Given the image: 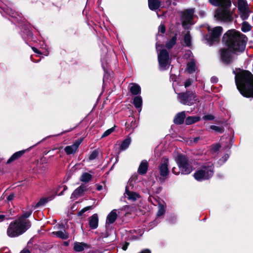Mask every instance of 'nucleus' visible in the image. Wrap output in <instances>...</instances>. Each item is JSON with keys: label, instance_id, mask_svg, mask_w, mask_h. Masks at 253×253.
<instances>
[{"label": "nucleus", "instance_id": "f257e3e1", "mask_svg": "<svg viewBox=\"0 0 253 253\" xmlns=\"http://www.w3.org/2000/svg\"><path fill=\"white\" fill-rule=\"evenodd\" d=\"M223 42L228 46V49H221V59L224 63L228 64L233 62L234 59L231 53L238 54L244 51L247 38L239 32L232 30H229L224 35Z\"/></svg>", "mask_w": 253, "mask_h": 253}, {"label": "nucleus", "instance_id": "f03ea898", "mask_svg": "<svg viewBox=\"0 0 253 253\" xmlns=\"http://www.w3.org/2000/svg\"><path fill=\"white\" fill-rule=\"evenodd\" d=\"M234 73L237 87L241 94L246 97H253V76L247 71Z\"/></svg>", "mask_w": 253, "mask_h": 253}, {"label": "nucleus", "instance_id": "7ed1b4c3", "mask_svg": "<svg viewBox=\"0 0 253 253\" xmlns=\"http://www.w3.org/2000/svg\"><path fill=\"white\" fill-rule=\"evenodd\" d=\"M211 4L214 6H219L216 10L214 17L218 20L229 21L232 20L229 7L231 5L230 0H209Z\"/></svg>", "mask_w": 253, "mask_h": 253}, {"label": "nucleus", "instance_id": "20e7f679", "mask_svg": "<svg viewBox=\"0 0 253 253\" xmlns=\"http://www.w3.org/2000/svg\"><path fill=\"white\" fill-rule=\"evenodd\" d=\"M30 227L31 223L29 220L17 218L9 225L7 234L11 238L18 237L25 232Z\"/></svg>", "mask_w": 253, "mask_h": 253}, {"label": "nucleus", "instance_id": "39448f33", "mask_svg": "<svg viewBox=\"0 0 253 253\" xmlns=\"http://www.w3.org/2000/svg\"><path fill=\"white\" fill-rule=\"evenodd\" d=\"M176 163L179 170H177L176 168H173L172 171L175 174H178L180 172L183 174H188L192 171V167L188 159L182 155H179L177 157Z\"/></svg>", "mask_w": 253, "mask_h": 253}, {"label": "nucleus", "instance_id": "423d86ee", "mask_svg": "<svg viewBox=\"0 0 253 253\" xmlns=\"http://www.w3.org/2000/svg\"><path fill=\"white\" fill-rule=\"evenodd\" d=\"M213 174V164L210 163L205 164L194 174V178L198 181H202L211 177Z\"/></svg>", "mask_w": 253, "mask_h": 253}, {"label": "nucleus", "instance_id": "0eeeda50", "mask_svg": "<svg viewBox=\"0 0 253 253\" xmlns=\"http://www.w3.org/2000/svg\"><path fill=\"white\" fill-rule=\"evenodd\" d=\"M178 97L181 103L189 106L194 104L196 102H198L200 101L199 99L197 96L191 92H187L185 93H179Z\"/></svg>", "mask_w": 253, "mask_h": 253}, {"label": "nucleus", "instance_id": "6e6552de", "mask_svg": "<svg viewBox=\"0 0 253 253\" xmlns=\"http://www.w3.org/2000/svg\"><path fill=\"white\" fill-rule=\"evenodd\" d=\"M158 61L161 70H164L169 68L170 61L169 54L166 50L163 49L158 54Z\"/></svg>", "mask_w": 253, "mask_h": 253}, {"label": "nucleus", "instance_id": "1a4fd4ad", "mask_svg": "<svg viewBox=\"0 0 253 253\" xmlns=\"http://www.w3.org/2000/svg\"><path fill=\"white\" fill-rule=\"evenodd\" d=\"M169 159L167 158H163L162 163L159 167V172L161 175L160 179L164 180L168 175L169 171L168 169Z\"/></svg>", "mask_w": 253, "mask_h": 253}, {"label": "nucleus", "instance_id": "9d476101", "mask_svg": "<svg viewBox=\"0 0 253 253\" xmlns=\"http://www.w3.org/2000/svg\"><path fill=\"white\" fill-rule=\"evenodd\" d=\"M194 10L193 9H187L183 12L182 21V24L185 27L188 25L193 24L192 19L194 16Z\"/></svg>", "mask_w": 253, "mask_h": 253}, {"label": "nucleus", "instance_id": "9b49d317", "mask_svg": "<svg viewBox=\"0 0 253 253\" xmlns=\"http://www.w3.org/2000/svg\"><path fill=\"white\" fill-rule=\"evenodd\" d=\"M124 196L127 198L128 200L132 202L137 200L140 197L138 193L130 191L128 186H126V187Z\"/></svg>", "mask_w": 253, "mask_h": 253}, {"label": "nucleus", "instance_id": "f8f14e48", "mask_svg": "<svg viewBox=\"0 0 253 253\" xmlns=\"http://www.w3.org/2000/svg\"><path fill=\"white\" fill-rule=\"evenodd\" d=\"M222 32V28L221 27L218 26L213 28L211 30L210 39L212 42L216 41L218 38L221 35Z\"/></svg>", "mask_w": 253, "mask_h": 253}, {"label": "nucleus", "instance_id": "ddd939ff", "mask_svg": "<svg viewBox=\"0 0 253 253\" xmlns=\"http://www.w3.org/2000/svg\"><path fill=\"white\" fill-rule=\"evenodd\" d=\"M86 189V186L85 185H81L73 192L71 195V198L73 200L76 199L78 197L81 196Z\"/></svg>", "mask_w": 253, "mask_h": 253}, {"label": "nucleus", "instance_id": "4468645a", "mask_svg": "<svg viewBox=\"0 0 253 253\" xmlns=\"http://www.w3.org/2000/svg\"><path fill=\"white\" fill-rule=\"evenodd\" d=\"M89 225L91 229H96L98 225V218L96 213L93 214L89 218Z\"/></svg>", "mask_w": 253, "mask_h": 253}, {"label": "nucleus", "instance_id": "2eb2a0df", "mask_svg": "<svg viewBox=\"0 0 253 253\" xmlns=\"http://www.w3.org/2000/svg\"><path fill=\"white\" fill-rule=\"evenodd\" d=\"M80 143L76 142L73 145L66 146L64 150L67 155L75 154L79 147Z\"/></svg>", "mask_w": 253, "mask_h": 253}, {"label": "nucleus", "instance_id": "dca6fc26", "mask_svg": "<svg viewBox=\"0 0 253 253\" xmlns=\"http://www.w3.org/2000/svg\"><path fill=\"white\" fill-rule=\"evenodd\" d=\"M117 216L118 214L117 213V211L116 210L112 211L107 217L106 224H110L114 223L115 221Z\"/></svg>", "mask_w": 253, "mask_h": 253}, {"label": "nucleus", "instance_id": "f3484780", "mask_svg": "<svg viewBox=\"0 0 253 253\" xmlns=\"http://www.w3.org/2000/svg\"><path fill=\"white\" fill-rule=\"evenodd\" d=\"M148 163L146 160H143L138 168V172L140 174H145L148 170Z\"/></svg>", "mask_w": 253, "mask_h": 253}, {"label": "nucleus", "instance_id": "a211bd4d", "mask_svg": "<svg viewBox=\"0 0 253 253\" xmlns=\"http://www.w3.org/2000/svg\"><path fill=\"white\" fill-rule=\"evenodd\" d=\"M148 6L151 10H157L161 6V1L159 0H148Z\"/></svg>", "mask_w": 253, "mask_h": 253}, {"label": "nucleus", "instance_id": "6ab92c4d", "mask_svg": "<svg viewBox=\"0 0 253 253\" xmlns=\"http://www.w3.org/2000/svg\"><path fill=\"white\" fill-rule=\"evenodd\" d=\"M25 152V150H22L20 151H18L14 153L10 158L7 160V164H9L19 158H20Z\"/></svg>", "mask_w": 253, "mask_h": 253}, {"label": "nucleus", "instance_id": "aec40b11", "mask_svg": "<svg viewBox=\"0 0 253 253\" xmlns=\"http://www.w3.org/2000/svg\"><path fill=\"white\" fill-rule=\"evenodd\" d=\"M185 118V112L183 111L180 113H178L174 119V122L175 124H181L183 123L184 120Z\"/></svg>", "mask_w": 253, "mask_h": 253}, {"label": "nucleus", "instance_id": "412c9836", "mask_svg": "<svg viewBox=\"0 0 253 253\" xmlns=\"http://www.w3.org/2000/svg\"><path fill=\"white\" fill-rule=\"evenodd\" d=\"M129 89L131 93L134 95L138 94L141 91L140 86L136 84L131 83L129 85Z\"/></svg>", "mask_w": 253, "mask_h": 253}, {"label": "nucleus", "instance_id": "4be33fe9", "mask_svg": "<svg viewBox=\"0 0 253 253\" xmlns=\"http://www.w3.org/2000/svg\"><path fill=\"white\" fill-rule=\"evenodd\" d=\"M87 248L88 245L84 243L76 242L74 244V249L75 251L78 252H82L84 249Z\"/></svg>", "mask_w": 253, "mask_h": 253}, {"label": "nucleus", "instance_id": "5701e85b", "mask_svg": "<svg viewBox=\"0 0 253 253\" xmlns=\"http://www.w3.org/2000/svg\"><path fill=\"white\" fill-rule=\"evenodd\" d=\"M51 234L53 236H55L56 237L61 238L63 240L67 239L69 237L68 234L65 231H58L56 232H52Z\"/></svg>", "mask_w": 253, "mask_h": 253}, {"label": "nucleus", "instance_id": "b1692460", "mask_svg": "<svg viewBox=\"0 0 253 253\" xmlns=\"http://www.w3.org/2000/svg\"><path fill=\"white\" fill-rule=\"evenodd\" d=\"M200 120V117L198 116H190L186 119L185 123L187 125H191L193 123L198 122Z\"/></svg>", "mask_w": 253, "mask_h": 253}, {"label": "nucleus", "instance_id": "393cba45", "mask_svg": "<svg viewBox=\"0 0 253 253\" xmlns=\"http://www.w3.org/2000/svg\"><path fill=\"white\" fill-rule=\"evenodd\" d=\"M142 98L140 96H136L133 99V104L135 107L141 110V107L142 105Z\"/></svg>", "mask_w": 253, "mask_h": 253}, {"label": "nucleus", "instance_id": "a878e982", "mask_svg": "<svg viewBox=\"0 0 253 253\" xmlns=\"http://www.w3.org/2000/svg\"><path fill=\"white\" fill-rule=\"evenodd\" d=\"M130 142L131 139L130 138H127L125 139L120 145L121 150L123 151L127 149L130 144Z\"/></svg>", "mask_w": 253, "mask_h": 253}, {"label": "nucleus", "instance_id": "bb28decb", "mask_svg": "<svg viewBox=\"0 0 253 253\" xmlns=\"http://www.w3.org/2000/svg\"><path fill=\"white\" fill-rule=\"evenodd\" d=\"M52 199V198L51 197L47 198H42L37 203L35 207L37 208L39 207L42 206L44 205H45L46 203H47L48 201H51Z\"/></svg>", "mask_w": 253, "mask_h": 253}, {"label": "nucleus", "instance_id": "cd10ccee", "mask_svg": "<svg viewBox=\"0 0 253 253\" xmlns=\"http://www.w3.org/2000/svg\"><path fill=\"white\" fill-rule=\"evenodd\" d=\"M250 13V10L249 8L241 10L239 11V14L243 20L248 18Z\"/></svg>", "mask_w": 253, "mask_h": 253}, {"label": "nucleus", "instance_id": "c85d7f7f", "mask_svg": "<svg viewBox=\"0 0 253 253\" xmlns=\"http://www.w3.org/2000/svg\"><path fill=\"white\" fill-rule=\"evenodd\" d=\"M196 69L195 63L194 60H191L187 64V71L189 73H192L195 71Z\"/></svg>", "mask_w": 253, "mask_h": 253}, {"label": "nucleus", "instance_id": "c756f323", "mask_svg": "<svg viewBox=\"0 0 253 253\" xmlns=\"http://www.w3.org/2000/svg\"><path fill=\"white\" fill-rule=\"evenodd\" d=\"M249 8L247 2L244 0H239L238 9L239 11Z\"/></svg>", "mask_w": 253, "mask_h": 253}, {"label": "nucleus", "instance_id": "7c9ffc66", "mask_svg": "<svg viewBox=\"0 0 253 253\" xmlns=\"http://www.w3.org/2000/svg\"><path fill=\"white\" fill-rule=\"evenodd\" d=\"M91 178V175L88 173L84 172L81 176L80 180L83 182H88Z\"/></svg>", "mask_w": 253, "mask_h": 253}, {"label": "nucleus", "instance_id": "2f4dec72", "mask_svg": "<svg viewBox=\"0 0 253 253\" xmlns=\"http://www.w3.org/2000/svg\"><path fill=\"white\" fill-rule=\"evenodd\" d=\"M176 41V37L175 36L173 37L171 40L169 41L166 44V47L168 48H171L175 43Z\"/></svg>", "mask_w": 253, "mask_h": 253}, {"label": "nucleus", "instance_id": "473e14b6", "mask_svg": "<svg viewBox=\"0 0 253 253\" xmlns=\"http://www.w3.org/2000/svg\"><path fill=\"white\" fill-rule=\"evenodd\" d=\"M251 29V26L247 22H244L242 23V31L244 32H247L249 31Z\"/></svg>", "mask_w": 253, "mask_h": 253}, {"label": "nucleus", "instance_id": "72a5a7b5", "mask_svg": "<svg viewBox=\"0 0 253 253\" xmlns=\"http://www.w3.org/2000/svg\"><path fill=\"white\" fill-rule=\"evenodd\" d=\"M184 42L187 46H189L191 44V38L189 33H187L184 36Z\"/></svg>", "mask_w": 253, "mask_h": 253}, {"label": "nucleus", "instance_id": "f704fd0d", "mask_svg": "<svg viewBox=\"0 0 253 253\" xmlns=\"http://www.w3.org/2000/svg\"><path fill=\"white\" fill-rule=\"evenodd\" d=\"M159 210L157 212V216H160L162 215L165 212V207L164 205L162 204H159Z\"/></svg>", "mask_w": 253, "mask_h": 253}, {"label": "nucleus", "instance_id": "c9c22d12", "mask_svg": "<svg viewBox=\"0 0 253 253\" xmlns=\"http://www.w3.org/2000/svg\"><path fill=\"white\" fill-rule=\"evenodd\" d=\"M210 127L211 129L217 132L221 133L223 131V128L222 127L216 126L212 125Z\"/></svg>", "mask_w": 253, "mask_h": 253}, {"label": "nucleus", "instance_id": "e433bc0d", "mask_svg": "<svg viewBox=\"0 0 253 253\" xmlns=\"http://www.w3.org/2000/svg\"><path fill=\"white\" fill-rule=\"evenodd\" d=\"M98 151L96 150H94L93 151H92V152L91 153L89 157V160H92L95 159L98 156Z\"/></svg>", "mask_w": 253, "mask_h": 253}, {"label": "nucleus", "instance_id": "4c0bfd02", "mask_svg": "<svg viewBox=\"0 0 253 253\" xmlns=\"http://www.w3.org/2000/svg\"><path fill=\"white\" fill-rule=\"evenodd\" d=\"M31 213V211H27L24 213L23 214H22L18 218H22V219H25V220H29L28 219H27V218L30 216Z\"/></svg>", "mask_w": 253, "mask_h": 253}, {"label": "nucleus", "instance_id": "58836bf2", "mask_svg": "<svg viewBox=\"0 0 253 253\" xmlns=\"http://www.w3.org/2000/svg\"><path fill=\"white\" fill-rule=\"evenodd\" d=\"M114 131V127H112V128L107 130L106 131H105L104 132V133L103 134L102 137H106V136L109 135V134H110Z\"/></svg>", "mask_w": 253, "mask_h": 253}, {"label": "nucleus", "instance_id": "ea45409f", "mask_svg": "<svg viewBox=\"0 0 253 253\" xmlns=\"http://www.w3.org/2000/svg\"><path fill=\"white\" fill-rule=\"evenodd\" d=\"M92 209V207L91 206H87V207H86L85 208H84V209H83L79 213V214L80 215H81L83 213H84V212H85L86 211H88V210H91Z\"/></svg>", "mask_w": 253, "mask_h": 253}, {"label": "nucleus", "instance_id": "a19ab883", "mask_svg": "<svg viewBox=\"0 0 253 253\" xmlns=\"http://www.w3.org/2000/svg\"><path fill=\"white\" fill-rule=\"evenodd\" d=\"M219 148H220V146L219 144H214V145H212V146L211 147V151L213 152H216V151H217L219 150Z\"/></svg>", "mask_w": 253, "mask_h": 253}, {"label": "nucleus", "instance_id": "79ce46f5", "mask_svg": "<svg viewBox=\"0 0 253 253\" xmlns=\"http://www.w3.org/2000/svg\"><path fill=\"white\" fill-rule=\"evenodd\" d=\"M203 119L205 120H212L214 119V117L212 115H208L205 116Z\"/></svg>", "mask_w": 253, "mask_h": 253}, {"label": "nucleus", "instance_id": "37998d69", "mask_svg": "<svg viewBox=\"0 0 253 253\" xmlns=\"http://www.w3.org/2000/svg\"><path fill=\"white\" fill-rule=\"evenodd\" d=\"M165 27L164 25H161L159 27V31L162 33H164L165 32Z\"/></svg>", "mask_w": 253, "mask_h": 253}, {"label": "nucleus", "instance_id": "c03bdc74", "mask_svg": "<svg viewBox=\"0 0 253 253\" xmlns=\"http://www.w3.org/2000/svg\"><path fill=\"white\" fill-rule=\"evenodd\" d=\"M192 81L191 80H188L186 81V82L185 83L184 85L185 87H187L189 86H190L192 84Z\"/></svg>", "mask_w": 253, "mask_h": 253}, {"label": "nucleus", "instance_id": "a18cd8bd", "mask_svg": "<svg viewBox=\"0 0 253 253\" xmlns=\"http://www.w3.org/2000/svg\"><path fill=\"white\" fill-rule=\"evenodd\" d=\"M228 158H229L228 155L226 154L224 156V157L222 158V159L221 160H220V161H221V162L222 163H224L228 159Z\"/></svg>", "mask_w": 253, "mask_h": 253}, {"label": "nucleus", "instance_id": "49530a36", "mask_svg": "<svg viewBox=\"0 0 253 253\" xmlns=\"http://www.w3.org/2000/svg\"><path fill=\"white\" fill-rule=\"evenodd\" d=\"M14 195L13 194H11L7 197V199L8 201H11L14 199Z\"/></svg>", "mask_w": 253, "mask_h": 253}, {"label": "nucleus", "instance_id": "de8ad7c7", "mask_svg": "<svg viewBox=\"0 0 253 253\" xmlns=\"http://www.w3.org/2000/svg\"><path fill=\"white\" fill-rule=\"evenodd\" d=\"M128 246V243H126L122 247V249L124 251H126L127 248V247Z\"/></svg>", "mask_w": 253, "mask_h": 253}, {"label": "nucleus", "instance_id": "09e8293b", "mask_svg": "<svg viewBox=\"0 0 253 253\" xmlns=\"http://www.w3.org/2000/svg\"><path fill=\"white\" fill-rule=\"evenodd\" d=\"M5 218V216L3 214H0V222L2 221Z\"/></svg>", "mask_w": 253, "mask_h": 253}, {"label": "nucleus", "instance_id": "8fccbe9b", "mask_svg": "<svg viewBox=\"0 0 253 253\" xmlns=\"http://www.w3.org/2000/svg\"><path fill=\"white\" fill-rule=\"evenodd\" d=\"M211 81L212 83H215L217 82V79L215 77H212L211 79Z\"/></svg>", "mask_w": 253, "mask_h": 253}, {"label": "nucleus", "instance_id": "3c124183", "mask_svg": "<svg viewBox=\"0 0 253 253\" xmlns=\"http://www.w3.org/2000/svg\"><path fill=\"white\" fill-rule=\"evenodd\" d=\"M20 253H30V251L28 249H24Z\"/></svg>", "mask_w": 253, "mask_h": 253}, {"label": "nucleus", "instance_id": "603ef678", "mask_svg": "<svg viewBox=\"0 0 253 253\" xmlns=\"http://www.w3.org/2000/svg\"><path fill=\"white\" fill-rule=\"evenodd\" d=\"M33 51L36 52V53H39V54H41V52L35 47H33L32 48Z\"/></svg>", "mask_w": 253, "mask_h": 253}, {"label": "nucleus", "instance_id": "864d4df0", "mask_svg": "<svg viewBox=\"0 0 253 253\" xmlns=\"http://www.w3.org/2000/svg\"><path fill=\"white\" fill-rule=\"evenodd\" d=\"M160 46L161 47H162V45H158L157 44H156V48L157 50H159V47Z\"/></svg>", "mask_w": 253, "mask_h": 253}, {"label": "nucleus", "instance_id": "5fc2aeb1", "mask_svg": "<svg viewBox=\"0 0 253 253\" xmlns=\"http://www.w3.org/2000/svg\"><path fill=\"white\" fill-rule=\"evenodd\" d=\"M199 138H196L194 139V142H196L198 141Z\"/></svg>", "mask_w": 253, "mask_h": 253}, {"label": "nucleus", "instance_id": "6e6d98bb", "mask_svg": "<svg viewBox=\"0 0 253 253\" xmlns=\"http://www.w3.org/2000/svg\"><path fill=\"white\" fill-rule=\"evenodd\" d=\"M208 29L209 31H210V28L209 27H208Z\"/></svg>", "mask_w": 253, "mask_h": 253}]
</instances>
